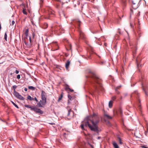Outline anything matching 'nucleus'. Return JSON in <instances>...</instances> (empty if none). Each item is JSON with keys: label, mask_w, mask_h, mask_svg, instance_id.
<instances>
[{"label": "nucleus", "mask_w": 148, "mask_h": 148, "mask_svg": "<svg viewBox=\"0 0 148 148\" xmlns=\"http://www.w3.org/2000/svg\"><path fill=\"white\" fill-rule=\"evenodd\" d=\"M99 122V116L97 114L93 113L92 115V119L82 122L80 127L82 130H85L86 127L88 126L91 131L98 134L99 131L98 124Z\"/></svg>", "instance_id": "obj_1"}, {"label": "nucleus", "mask_w": 148, "mask_h": 148, "mask_svg": "<svg viewBox=\"0 0 148 148\" xmlns=\"http://www.w3.org/2000/svg\"><path fill=\"white\" fill-rule=\"evenodd\" d=\"M89 76L91 78L90 83L94 87V89L91 91V95L99 93V90H102L103 89L101 79L94 73H90Z\"/></svg>", "instance_id": "obj_2"}, {"label": "nucleus", "mask_w": 148, "mask_h": 148, "mask_svg": "<svg viewBox=\"0 0 148 148\" xmlns=\"http://www.w3.org/2000/svg\"><path fill=\"white\" fill-rule=\"evenodd\" d=\"M25 106L26 108H30L31 110L34 111L36 114H42L43 113V111L41 110L40 109L37 108L35 106L25 105Z\"/></svg>", "instance_id": "obj_3"}, {"label": "nucleus", "mask_w": 148, "mask_h": 148, "mask_svg": "<svg viewBox=\"0 0 148 148\" xmlns=\"http://www.w3.org/2000/svg\"><path fill=\"white\" fill-rule=\"evenodd\" d=\"M81 23V21L78 20V31L79 33V38H80L82 39L83 40H85L86 38V36L84 33L82 31L81 29L80 26V23Z\"/></svg>", "instance_id": "obj_4"}, {"label": "nucleus", "mask_w": 148, "mask_h": 148, "mask_svg": "<svg viewBox=\"0 0 148 148\" xmlns=\"http://www.w3.org/2000/svg\"><path fill=\"white\" fill-rule=\"evenodd\" d=\"M46 99H41L37 103V105L39 107H43L46 104Z\"/></svg>", "instance_id": "obj_5"}, {"label": "nucleus", "mask_w": 148, "mask_h": 148, "mask_svg": "<svg viewBox=\"0 0 148 148\" xmlns=\"http://www.w3.org/2000/svg\"><path fill=\"white\" fill-rule=\"evenodd\" d=\"M66 109L68 110V112L67 116L69 117V119H71L73 117L74 115V112L73 111H72L71 109L69 107H67Z\"/></svg>", "instance_id": "obj_6"}, {"label": "nucleus", "mask_w": 148, "mask_h": 148, "mask_svg": "<svg viewBox=\"0 0 148 148\" xmlns=\"http://www.w3.org/2000/svg\"><path fill=\"white\" fill-rule=\"evenodd\" d=\"M139 94L138 93V92L136 91H135L131 95V97H136L138 100L139 103L140 102V99L138 98V97L139 96Z\"/></svg>", "instance_id": "obj_7"}, {"label": "nucleus", "mask_w": 148, "mask_h": 148, "mask_svg": "<svg viewBox=\"0 0 148 148\" xmlns=\"http://www.w3.org/2000/svg\"><path fill=\"white\" fill-rule=\"evenodd\" d=\"M68 97L69 98L68 104H69L71 103V101L75 99V97L74 96H71L70 95H68Z\"/></svg>", "instance_id": "obj_8"}, {"label": "nucleus", "mask_w": 148, "mask_h": 148, "mask_svg": "<svg viewBox=\"0 0 148 148\" xmlns=\"http://www.w3.org/2000/svg\"><path fill=\"white\" fill-rule=\"evenodd\" d=\"M41 99H47V94L43 90H42L41 93Z\"/></svg>", "instance_id": "obj_9"}, {"label": "nucleus", "mask_w": 148, "mask_h": 148, "mask_svg": "<svg viewBox=\"0 0 148 148\" xmlns=\"http://www.w3.org/2000/svg\"><path fill=\"white\" fill-rule=\"evenodd\" d=\"M132 2L133 3L132 5V7L134 9H136L138 7V2H136L134 1H132Z\"/></svg>", "instance_id": "obj_10"}, {"label": "nucleus", "mask_w": 148, "mask_h": 148, "mask_svg": "<svg viewBox=\"0 0 148 148\" xmlns=\"http://www.w3.org/2000/svg\"><path fill=\"white\" fill-rule=\"evenodd\" d=\"M70 62L69 60H68L67 62L65 64V67L66 69H68L69 65L70 64Z\"/></svg>", "instance_id": "obj_11"}, {"label": "nucleus", "mask_w": 148, "mask_h": 148, "mask_svg": "<svg viewBox=\"0 0 148 148\" xmlns=\"http://www.w3.org/2000/svg\"><path fill=\"white\" fill-rule=\"evenodd\" d=\"M25 34L26 37H27L29 36V29H26Z\"/></svg>", "instance_id": "obj_12"}, {"label": "nucleus", "mask_w": 148, "mask_h": 148, "mask_svg": "<svg viewBox=\"0 0 148 148\" xmlns=\"http://www.w3.org/2000/svg\"><path fill=\"white\" fill-rule=\"evenodd\" d=\"M56 2L55 4L56 5V6L57 8H58V6H59V5L58 4V3L57 2H61L60 0H54Z\"/></svg>", "instance_id": "obj_13"}, {"label": "nucleus", "mask_w": 148, "mask_h": 148, "mask_svg": "<svg viewBox=\"0 0 148 148\" xmlns=\"http://www.w3.org/2000/svg\"><path fill=\"white\" fill-rule=\"evenodd\" d=\"M17 98L21 100H23L24 99V98L20 94L18 96Z\"/></svg>", "instance_id": "obj_14"}, {"label": "nucleus", "mask_w": 148, "mask_h": 148, "mask_svg": "<svg viewBox=\"0 0 148 148\" xmlns=\"http://www.w3.org/2000/svg\"><path fill=\"white\" fill-rule=\"evenodd\" d=\"M113 145L114 148H119L117 144L115 142H113Z\"/></svg>", "instance_id": "obj_15"}, {"label": "nucleus", "mask_w": 148, "mask_h": 148, "mask_svg": "<svg viewBox=\"0 0 148 148\" xmlns=\"http://www.w3.org/2000/svg\"><path fill=\"white\" fill-rule=\"evenodd\" d=\"M105 116H106L107 119H112V117L109 116L107 114H105L104 115Z\"/></svg>", "instance_id": "obj_16"}, {"label": "nucleus", "mask_w": 148, "mask_h": 148, "mask_svg": "<svg viewBox=\"0 0 148 148\" xmlns=\"http://www.w3.org/2000/svg\"><path fill=\"white\" fill-rule=\"evenodd\" d=\"M113 101L112 100H110L109 103V107L110 108H111L112 106Z\"/></svg>", "instance_id": "obj_17"}, {"label": "nucleus", "mask_w": 148, "mask_h": 148, "mask_svg": "<svg viewBox=\"0 0 148 148\" xmlns=\"http://www.w3.org/2000/svg\"><path fill=\"white\" fill-rule=\"evenodd\" d=\"M27 99L30 101L34 100V98L28 95L27 97Z\"/></svg>", "instance_id": "obj_18"}, {"label": "nucleus", "mask_w": 148, "mask_h": 148, "mask_svg": "<svg viewBox=\"0 0 148 148\" xmlns=\"http://www.w3.org/2000/svg\"><path fill=\"white\" fill-rule=\"evenodd\" d=\"M65 85L66 86L65 88V90L67 91H68V90L70 88L69 86L67 84H66Z\"/></svg>", "instance_id": "obj_19"}, {"label": "nucleus", "mask_w": 148, "mask_h": 148, "mask_svg": "<svg viewBox=\"0 0 148 148\" xmlns=\"http://www.w3.org/2000/svg\"><path fill=\"white\" fill-rule=\"evenodd\" d=\"M28 89L30 90H35L36 89V88L32 86H29Z\"/></svg>", "instance_id": "obj_20"}, {"label": "nucleus", "mask_w": 148, "mask_h": 148, "mask_svg": "<svg viewBox=\"0 0 148 148\" xmlns=\"http://www.w3.org/2000/svg\"><path fill=\"white\" fill-rule=\"evenodd\" d=\"M14 95L17 98L19 94L17 92L15 91L14 92Z\"/></svg>", "instance_id": "obj_21"}, {"label": "nucleus", "mask_w": 148, "mask_h": 148, "mask_svg": "<svg viewBox=\"0 0 148 148\" xmlns=\"http://www.w3.org/2000/svg\"><path fill=\"white\" fill-rule=\"evenodd\" d=\"M23 14L27 15V12L26 11V10L25 9V7L23 8Z\"/></svg>", "instance_id": "obj_22"}, {"label": "nucleus", "mask_w": 148, "mask_h": 148, "mask_svg": "<svg viewBox=\"0 0 148 148\" xmlns=\"http://www.w3.org/2000/svg\"><path fill=\"white\" fill-rule=\"evenodd\" d=\"M62 97H63V94H62V92L61 94L60 95V96L59 97L58 101V102H59V101L62 99Z\"/></svg>", "instance_id": "obj_23"}, {"label": "nucleus", "mask_w": 148, "mask_h": 148, "mask_svg": "<svg viewBox=\"0 0 148 148\" xmlns=\"http://www.w3.org/2000/svg\"><path fill=\"white\" fill-rule=\"evenodd\" d=\"M54 11L51 10H50L49 11L48 13L49 14H54Z\"/></svg>", "instance_id": "obj_24"}, {"label": "nucleus", "mask_w": 148, "mask_h": 148, "mask_svg": "<svg viewBox=\"0 0 148 148\" xmlns=\"http://www.w3.org/2000/svg\"><path fill=\"white\" fill-rule=\"evenodd\" d=\"M29 42H30V43L31 45H32V38L31 37V36H30L29 37Z\"/></svg>", "instance_id": "obj_25"}, {"label": "nucleus", "mask_w": 148, "mask_h": 148, "mask_svg": "<svg viewBox=\"0 0 148 148\" xmlns=\"http://www.w3.org/2000/svg\"><path fill=\"white\" fill-rule=\"evenodd\" d=\"M12 103L13 104V105L17 108H19L18 106L15 103H14L13 101H11Z\"/></svg>", "instance_id": "obj_26"}, {"label": "nucleus", "mask_w": 148, "mask_h": 148, "mask_svg": "<svg viewBox=\"0 0 148 148\" xmlns=\"http://www.w3.org/2000/svg\"><path fill=\"white\" fill-rule=\"evenodd\" d=\"M17 86L16 85H14L12 86V88L14 90V92H15L16 91V89L17 88Z\"/></svg>", "instance_id": "obj_27"}, {"label": "nucleus", "mask_w": 148, "mask_h": 148, "mask_svg": "<svg viewBox=\"0 0 148 148\" xmlns=\"http://www.w3.org/2000/svg\"><path fill=\"white\" fill-rule=\"evenodd\" d=\"M7 33L6 32L5 33V35H4V39L5 40L7 41Z\"/></svg>", "instance_id": "obj_28"}, {"label": "nucleus", "mask_w": 148, "mask_h": 148, "mask_svg": "<svg viewBox=\"0 0 148 148\" xmlns=\"http://www.w3.org/2000/svg\"><path fill=\"white\" fill-rule=\"evenodd\" d=\"M44 28L46 29V28H47L48 27V24L46 23H45L44 24Z\"/></svg>", "instance_id": "obj_29"}, {"label": "nucleus", "mask_w": 148, "mask_h": 148, "mask_svg": "<svg viewBox=\"0 0 148 148\" xmlns=\"http://www.w3.org/2000/svg\"><path fill=\"white\" fill-rule=\"evenodd\" d=\"M118 139L120 144H122L123 143L121 141V140L120 137H118Z\"/></svg>", "instance_id": "obj_30"}, {"label": "nucleus", "mask_w": 148, "mask_h": 148, "mask_svg": "<svg viewBox=\"0 0 148 148\" xmlns=\"http://www.w3.org/2000/svg\"><path fill=\"white\" fill-rule=\"evenodd\" d=\"M116 97L115 96H114L112 97V101H114L116 99Z\"/></svg>", "instance_id": "obj_31"}, {"label": "nucleus", "mask_w": 148, "mask_h": 148, "mask_svg": "<svg viewBox=\"0 0 148 148\" xmlns=\"http://www.w3.org/2000/svg\"><path fill=\"white\" fill-rule=\"evenodd\" d=\"M32 37H31V38L32 39H34V37H35V34H34V33L33 32L32 33Z\"/></svg>", "instance_id": "obj_32"}, {"label": "nucleus", "mask_w": 148, "mask_h": 148, "mask_svg": "<svg viewBox=\"0 0 148 148\" xmlns=\"http://www.w3.org/2000/svg\"><path fill=\"white\" fill-rule=\"evenodd\" d=\"M143 90L145 92V94L146 95L148 96V92L146 91L145 89H143Z\"/></svg>", "instance_id": "obj_33"}, {"label": "nucleus", "mask_w": 148, "mask_h": 148, "mask_svg": "<svg viewBox=\"0 0 148 148\" xmlns=\"http://www.w3.org/2000/svg\"><path fill=\"white\" fill-rule=\"evenodd\" d=\"M121 86H117L115 88V90L116 91H117V89H119L121 87Z\"/></svg>", "instance_id": "obj_34"}, {"label": "nucleus", "mask_w": 148, "mask_h": 148, "mask_svg": "<svg viewBox=\"0 0 148 148\" xmlns=\"http://www.w3.org/2000/svg\"><path fill=\"white\" fill-rule=\"evenodd\" d=\"M136 62H137V66L138 67H139V64L138 63V58H137L136 59Z\"/></svg>", "instance_id": "obj_35"}, {"label": "nucleus", "mask_w": 148, "mask_h": 148, "mask_svg": "<svg viewBox=\"0 0 148 148\" xmlns=\"http://www.w3.org/2000/svg\"><path fill=\"white\" fill-rule=\"evenodd\" d=\"M68 91H69L71 92H73L74 90L73 89H71L70 88H69V89L68 90Z\"/></svg>", "instance_id": "obj_36"}, {"label": "nucleus", "mask_w": 148, "mask_h": 148, "mask_svg": "<svg viewBox=\"0 0 148 148\" xmlns=\"http://www.w3.org/2000/svg\"><path fill=\"white\" fill-rule=\"evenodd\" d=\"M134 51H134V53H136V51L137 49V48H136V47H135L134 48Z\"/></svg>", "instance_id": "obj_37"}, {"label": "nucleus", "mask_w": 148, "mask_h": 148, "mask_svg": "<svg viewBox=\"0 0 148 148\" xmlns=\"http://www.w3.org/2000/svg\"><path fill=\"white\" fill-rule=\"evenodd\" d=\"M34 100L35 101H36L37 102H38V100L37 99V98L36 97H35L34 98Z\"/></svg>", "instance_id": "obj_38"}, {"label": "nucleus", "mask_w": 148, "mask_h": 148, "mask_svg": "<svg viewBox=\"0 0 148 148\" xmlns=\"http://www.w3.org/2000/svg\"><path fill=\"white\" fill-rule=\"evenodd\" d=\"M20 77H20V75H17V78L18 79H19L20 78Z\"/></svg>", "instance_id": "obj_39"}, {"label": "nucleus", "mask_w": 148, "mask_h": 148, "mask_svg": "<svg viewBox=\"0 0 148 148\" xmlns=\"http://www.w3.org/2000/svg\"><path fill=\"white\" fill-rule=\"evenodd\" d=\"M88 144L90 146V147L92 148H94L93 146L90 144L89 143H88Z\"/></svg>", "instance_id": "obj_40"}, {"label": "nucleus", "mask_w": 148, "mask_h": 148, "mask_svg": "<svg viewBox=\"0 0 148 148\" xmlns=\"http://www.w3.org/2000/svg\"><path fill=\"white\" fill-rule=\"evenodd\" d=\"M15 72L16 73V74H17L18 73L19 71H18L17 70H16L15 71Z\"/></svg>", "instance_id": "obj_41"}, {"label": "nucleus", "mask_w": 148, "mask_h": 148, "mask_svg": "<svg viewBox=\"0 0 148 148\" xmlns=\"http://www.w3.org/2000/svg\"><path fill=\"white\" fill-rule=\"evenodd\" d=\"M15 24V22L14 21H12V25H13Z\"/></svg>", "instance_id": "obj_42"}, {"label": "nucleus", "mask_w": 148, "mask_h": 148, "mask_svg": "<svg viewBox=\"0 0 148 148\" xmlns=\"http://www.w3.org/2000/svg\"><path fill=\"white\" fill-rule=\"evenodd\" d=\"M105 63V62L104 61L101 62H100V64L101 65Z\"/></svg>", "instance_id": "obj_43"}, {"label": "nucleus", "mask_w": 148, "mask_h": 148, "mask_svg": "<svg viewBox=\"0 0 148 148\" xmlns=\"http://www.w3.org/2000/svg\"><path fill=\"white\" fill-rule=\"evenodd\" d=\"M142 148H148V147L145 146H143L141 147Z\"/></svg>", "instance_id": "obj_44"}, {"label": "nucleus", "mask_w": 148, "mask_h": 148, "mask_svg": "<svg viewBox=\"0 0 148 148\" xmlns=\"http://www.w3.org/2000/svg\"><path fill=\"white\" fill-rule=\"evenodd\" d=\"M24 90L25 91H26V92L27 91V88H24Z\"/></svg>", "instance_id": "obj_45"}, {"label": "nucleus", "mask_w": 148, "mask_h": 148, "mask_svg": "<svg viewBox=\"0 0 148 148\" xmlns=\"http://www.w3.org/2000/svg\"><path fill=\"white\" fill-rule=\"evenodd\" d=\"M88 58L90 59L91 58L90 56H88Z\"/></svg>", "instance_id": "obj_46"}, {"label": "nucleus", "mask_w": 148, "mask_h": 148, "mask_svg": "<svg viewBox=\"0 0 148 148\" xmlns=\"http://www.w3.org/2000/svg\"><path fill=\"white\" fill-rule=\"evenodd\" d=\"M49 123V124H50L51 125H53L55 124V123Z\"/></svg>", "instance_id": "obj_47"}, {"label": "nucleus", "mask_w": 148, "mask_h": 148, "mask_svg": "<svg viewBox=\"0 0 148 148\" xmlns=\"http://www.w3.org/2000/svg\"><path fill=\"white\" fill-rule=\"evenodd\" d=\"M101 138V137L100 136H98L97 138V139H99Z\"/></svg>", "instance_id": "obj_48"}, {"label": "nucleus", "mask_w": 148, "mask_h": 148, "mask_svg": "<svg viewBox=\"0 0 148 148\" xmlns=\"http://www.w3.org/2000/svg\"><path fill=\"white\" fill-rule=\"evenodd\" d=\"M55 28H56V30H57V29H59L57 27H55Z\"/></svg>", "instance_id": "obj_49"}, {"label": "nucleus", "mask_w": 148, "mask_h": 148, "mask_svg": "<svg viewBox=\"0 0 148 148\" xmlns=\"http://www.w3.org/2000/svg\"><path fill=\"white\" fill-rule=\"evenodd\" d=\"M59 29H60L61 27V26L60 25H59Z\"/></svg>", "instance_id": "obj_50"}, {"label": "nucleus", "mask_w": 148, "mask_h": 148, "mask_svg": "<svg viewBox=\"0 0 148 148\" xmlns=\"http://www.w3.org/2000/svg\"><path fill=\"white\" fill-rule=\"evenodd\" d=\"M13 74V73H10V75H12Z\"/></svg>", "instance_id": "obj_51"}, {"label": "nucleus", "mask_w": 148, "mask_h": 148, "mask_svg": "<svg viewBox=\"0 0 148 148\" xmlns=\"http://www.w3.org/2000/svg\"><path fill=\"white\" fill-rule=\"evenodd\" d=\"M117 93L118 94H119V91H118L117 92Z\"/></svg>", "instance_id": "obj_52"}, {"label": "nucleus", "mask_w": 148, "mask_h": 148, "mask_svg": "<svg viewBox=\"0 0 148 148\" xmlns=\"http://www.w3.org/2000/svg\"><path fill=\"white\" fill-rule=\"evenodd\" d=\"M110 77H111V78H112V76L111 75H110Z\"/></svg>", "instance_id": "obj_53"}, {"label": "nucleus", "mask_w": 148, "mask_h": 148, "mask_svg": "<svg viewBox=\"0 0 148 148\" xmlns=\"http://www.w3.org/2000/svg\"><path fill=\"white\" fill-rule=\"evenodd\" d=\"M70 49H71V45H70Z\"/></svg>", "instance_id": "obj_54"}, {"label": "nucleus", "mask_w": 148, "mask_h": 148, "mask_svg": "<svg viewBox=\"0 0 148 148\" xmlns=\"http://www.w3.org/2000/svg\"><path fill=\"white\" fill-rule=\"evenodd\" d=\"M63 14V16H65L64 14V13Z\"/></svg>", "instance_id": "obj_55"}, {"label": "nucleus", "mask_w": 148, "mask_h": 148, "mask_svg": "<svg viewBox=\"0 0 148 148\" xmlns=\"http://www.w3.org/2000/svg\"><path fill=\"white\" fill-rule=\"evenodd\" d=\"M130 25L131 26V24L130 23Z\"/></svg>", "instance_id": "obj_56"}, {"label": "nucleus", "mask_w": 148, "mask_h": 148, "mask_svg": "<svg viewBox=\"0 0 148 148\" xmlns=\"http://www.w3.org/2000/svg\"><path fill=\"white\" fill-rule=\"evenodd\" d=\"M139 35H140L139 34V36L140 37V36H139Z\"/></svg>", "instance_id": "obj_57"}, {"label": "nucleus", "mask_w": 148, "mask_h": 148, "mask_svg": "<svg viewBox=\"0 0 148 148\" xmlns=\"http://www.w3.org/2000/svg\"><path fill=\"white\" fill-rule=\"evenodd\" d=\"M58 49H56V50H58Z\"/></svg>", "instance_id": "obj_58"}, {"label": "nucleus", "mask_w": 148, "mask_h": 148, "mask_svg": "<svg viewBox=\"0 0 148 148\" xmlns=\"http://www.w3.org/2000/svg\"><path fill=\"white\" fill-rule=\"evenodd\" d=\"M80 4L79 3H78V4Z\"/></svg>", "instance_id": "obj_59"}]
</instances>
